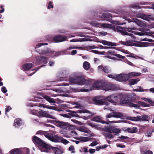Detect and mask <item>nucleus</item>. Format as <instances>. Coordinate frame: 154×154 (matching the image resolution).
<instances>
[{"instance_id": "obj_37", "label": "nucleus", "mask_w": 154, "mask_h": 154, "mask_svg": "<svg viewBox=\"0 0 154 154\" xmlns=\"http://www.w3.org/2000/svg\"><path fill=\"white\" fill-rule=\"evenodd\" d=\"M78 139L81 142H86L90 140L91 138L88 137H81L79 138Z\"/></svg>"}, {"instance_id": "obj_51", "label": "nucleus", "mask_w": 154, "mask_h": 154, "mask_svg": "<svg viewBox=\"0 0 154 154\" xmlns=\"http://www.w3.org/2000/svg\"><path fill=\"white\" fill-rule=\"evenodd\" d=\"M107 76L112 79H115L116 81L117 75L112 74L108 75Z\"/></svg>"}, {"instance_id": "obj_60", "label": "nucleus", "mask_w": 154, "mask_h": 154, "mask_svg": "<svg viewBox=\"0 0 154 154\" xmlns=\"http://www.w3.org/2000/svg\"><path fill=\"white\" fill-rule=\"evenodd\" d=\"M113 23L115 24L119 25H123L124 24H125V23H122L120 22L119 21H114L113 22Z\"/></svg>"}, {"instance_id": "obj_18", "label": "nucleus", "mask_w": 154, "mask_h": 154, "mask_svg": "<svg viewBox=\"0 0 154 154\" xmlns=\"http://www.w3.org/2000/svg\"><path fill=\"white\" fill-rule=\"evenodd\" d=\"M55 125L63 130H66L68 128V123L63 122L59 121H55Z\"/></svg>"}, {"instance_id": "obj_4", "label": "nucleus", "mask_w": 154, "mask_h": 154, "mask_svg": "<svg viewBox=\"0 0 154 154\" xmlns=\"http://www.w3.org/2000/svg\"><path fill=\"white\" fill-rule=\"evenodd\" d=\"M30 112L31 114L37 116L39 117H44L51 119H54V116L48 114L45 111H38L37 110L33 109Z\"/></svg>"}, {"instance_id": "obj_45", "label": "nucleus", "mask_w": 154, "mask_h": 154, "mask_svg": "<svg viewBox=\"0 0 154 154\" xmlns=\"http://www.w3.org/2000/svg\"><path fill=\"white\" fill-rule=\"evenodd\" d=\"M134 34L136 35H137L140 36H143L144 35H148V33L146 32H135L134 33Z\"/></svg>"}, {"instance_id": "obj_24", "label": "nucleus", "mask_w": 154, "mask_h": 154, "mask_svg": "<svg viewBox=\"0 0 154 154\" xmlns=\"http://www.w3.org/2000/svg\"><path fill=\"white\" fill-rule=\"evenodd\" d=\"M93 41V40L91 39L90 38L88 37H86L85 38L79 39L74 38L70 40V42H82L88 41Z\"/></svg>"}, {"instance_id": "obj_49", "label": "nucleus", "mask_w": 154, "mask_h": 154, "mask_svg": "<svg viewBox=\"0 0 154 154\" xmlns=\"http://www.w3.org/2000/svg\"><path fill=\"white\" fill-rule=\"evenodd\" d=\"M129 105L130 107H134L136 109H139L140 108V106L138 105L135 104L131 103H130Z\"/></svg>"}, {"instance_id": "obj_12", "label": "nucleus", "mask_w": 154, "mask_h": 154, "mask_svg": "<svg viewBox=\"0 0 154 154\" xmlns=\"http://www.w3.org/2000/svg\"><path fill=\"white\" fill-rule=\"evenodd\" d=\"M36 63L37 65L43 64L45 65L48 62V59L44 56H38L36 57Z\"/></svg>"}, {"instance_id": "obj_41", "label": "nucleus", "mask_w": 154, "mask_h": 154, "mask_svg": "<svg viewBox=\"0 0 154 154\" xmlns=\"http://www.w3.org/2000/svg\"><path fill=\"white\" fill-rule=\"evenodd\" d=\"M141 100H143L144 101H145L151 104V105H150V106H154V102L151 100H150L148 98L145 97L142 98H141Z\"/></svg>"}, {"instance_id": "obj_44", "label": "nucleus", "mask_w": 154, "mask_h": 154, "mask_svg": "<svg viewBox=\"0 0 154 154\" xmlns=\"http://www.w3.org/2000/svg\"><path fill=\"white\" fill-rule=\"evenodd\" d=\"M137 103L140 104L141 106L143 107H149L150 105L142 101H138Z\"/></svg>"}, {"instance_id": "obj_20", "label": "nucleus", "mask_w": 154, "mask_h": 154, "mask_svg": "<svg viewBox=\"0 0 154 154\" xmlns=\"http://www.w3.org/2000/svg\"><path fill=\"white\" fill-rule=\"evenodd\" d=\"M128 79L127 74H117L116 81L119 82L126 81Z\"/></svg>"}, {"instance_id": "obj_43", "label": "nucleus", "mask_w": 154, "mask_h": 154, "mask_svg": "<svg viewBox=\"0 0 154 154\" xmlns=\"http://www.w3.org/2000/svg\"><path fill=\"white\" fill-rule=\"evenodd\" d=\"M149 44V43L148 42H140L136 46L141 47H145L147 46Z\"/></svg>"}, {"instance_id": "obj_11", "label": "nucleus", "mask_w": 154, "mask_h": 154, "mask_svg": "<svg viewBox=\"0 0 154 154\" xmlns=\"http://www.w3.org/2000/svg\"><path fill=\"white\" fill-rule=\"evenodd\" d=\"M70 90L72 92H87L91 91L92 90V88L91 87H87L86 88L84 87L82 88H75L70 87Z\"/></svg>"}, {"instance_id": "obj_38", "label": "nucleus", "mask_w": 154, "mask_h": 154, "mask_svg": "<svg viewBox=\"0 0 154 154\" xmlns=\"http://www.w3.org/2000/svg\"><path fill=\"white\" fill-rule=\"evenodd\" d=\"M83 67L85 70H88L90 68V65L88 62L85 61L83 63Z\"/></svg>"}, {"instance_id": "obj_3", "label": "nucleus", "mask_w": 154, "mask_h": 154, "mask_svg": "<svg viewBox=\"0 0 154 154\" xmlns=\"http://www.w3.org/2000/svg\"><path fill=\"white\" fill-rule=\"evenodd\" d=\"M33 142L39 146V149L42 152H49L50 146L45 143L39 138L36 136L33 137L32 138Z\"/></svg>"}, {"instance_id": "obj_56", "label": "nucleus", "mask_w": 154, "mask_h": 154, "mask_svg": "<svg viewBox=\"0 0 154 154\" xmlns=\"http://www.w3.org/2000/svg\"><path fill=\"white\" fill-rule=\"evenodd\" d=\"M48 45V44L47 43H38L36 45L35 48V49L38 48H39V47H40L42 45Z\"/></svg>"}, {"instance_id": "obj_46", "label": "nucleus", "mask_w": 154, "mask_h": 154, "mask_svg": "<svg viewBox=\"0 0 154 154\" xmlns=\"http://www.w3.org/2000/svg\"><path fill=\"white\" fill-rule=\"evenodd\" d=\"M128 55H127V56L128 57H133L134 58L137 59L139 58L141 59H143L142 58L139 57V56H135L134 54L133 53H131L129 52V53L128 54Z\"/></svg>"}, {"instance_id": "obj_7", "label": "nucleus", "mask_w": 154, "mask_h": 154, "mask_svg": "<svg viewBox=\"0 0 154 154\" xmlns=\"http://www.w3.org/2000/svg\"><path fill=\"white\" fill-rule=\"evenodd\" d=\"M104 99L105 101L116 104L119 101V95L116 94H112L106 97H104Z\"/></svg>"}, {"instance_id": "obj_16", "label": "nucleus", "mask_w": 154, "mask_h": 154, "mask_svg": "<svg viewBox=\"0 0 154 154\" xmlns=\"http://www.w3.org/2000/svg\"><path fill=\"white\" fill-rule=\"evenodd\" d=\"M115 31H117L121 32L122 35H127L131 37L132 39H135V36L132 34L128 33L125 31L124 29L122 27L120 26H117L116 29H115Z\"/></svg>"}, {"instance_id": "obj_48", "label": "nucleus", "mask_w": 154, "mask_h": 154, "mask_svg": "<svg viewBox=\"0 0 154 154\" xmlns=\"http://www.w3.org/2000/svg\"><path fill=\"white\" fill-rule=\"evenodd\" d=\"M46 108L51 109H53L55 110H57L58 111H62L61 109H57V108L54 106H47L46 107Z\"/></svg>"}, {"instance_id": "obj_62", "label": "nucleus", "mask_w": 154, "mask_h": 154, "mask_svg": "<svg viewBox=\"0 0 154 154\" xmlns=\"http://www.w3.org/2000/svg\"><path fill=\"white\" fill-rule=\"evenodd\" d=\"M105 136L106 137H107L109 139L113 138L114 137L111 134L109 133H106L105 134Z\"/></svg>"}, {"instance_id": "obj_30", "label": "nucleus", "mask_w": 154, "mask_h": 154, "mask_svg": "<svg viewBox=\"0 0 154 154\" xmlns=\"http://www.w3.org/2000/svg\"><path fill=\"white\" fill-rule=\"evenodd\" d=\"M51 149L53 150H54V153L55 154H62L63 153V151L60 149L58 148L50 146V149ZM50 152V150H49V152Z\"/></svg>"}, {"instance_id": "obj_40", "label": "nucleus", "mask_w": 154, "mask_h": 154, "mask_svg": "<svg viewBox=\"0 0 154 154\" xmlns=\"http://www.w3.org/2000/svg\"><path fill=\"white\" fill-rule=\"evenodd\" d=\"M134 91L137 92H147L148 91V89H144L143 88L141 87L138 86L137 88L134 90Z\"/></svg>"}, {"instance_id": "obj_63", "label": "nucleus", "mask_w": 154, "mask_h": 154, "mask_svg": "<svg viewBox=\"0 0 154 154\" xmlns=\"http://www.w3.org/2000/svg\"><path fill=\"white\" fill-rule=\"evenodd\" d=\"M88 125H89L93 128H97V126L96 125H95V124L92 123H91V122L88 123Z\"/></svg>"}, {"instance_id": "obj_59", "label": "nucleus", "mask_w": 154, "mask_h": 154, "mask_svg": "<svg viewBox=\"0 0 154 154\" xmlns=\"http://www.w3.org/2000/svg\"><path fill=\"white\" fill-rule=\"evenodd\" d=\"M98 143L96 141H94L91 143L89 146H94L97 145Z\"/></svg>"}, {"instance_id": "obj_15", "label": "nucleus", "mask_w": 154, "mask_h": 154, "mask_svg": "<svg viewBox=\"0 0 154 154\" xmlns=\"http://www.w3.org/2000/svg\"><path fill=\"white\" fill-rule=\"evenodd\" d=\"M123 116L122 114L119 112H111L107 114L106 116V120L109 121L108 119L112 117L121 118Z\"/></svg>"}, {"instance_id": "obj_34", "label": "nucleus", "mask_w": 154, "mask_h": 154, "mask_svg": "<svg viewBox=\"0 0 154 154\" xmlns=\"http://www.w3.org/2000/svg\"><path fill=\"white\" fill-rule=\"evenodd\" d=\"M126 131H127L128 133H134L137 131V129L136 127L128 128H127Z\"/></svg>"}, {"instance_id": "obj_5", "label": "nucleus", "mask_w": 154, "mask_h": 154, "mask_svg": "<svg viewBox=\"0 0 154 154\" xmlns=\"http://www.w3.org/2000/svg\"><path fill=\"white\" fill-rule=\"evenodd\" d=\"M68 112H69V114L72 116V117H76L79 118H81L83 119H84L86 120L87 119V117L85 116H81L78 114H77L78 113H79L80 114L81 113H88L91 114V113L88 110L85 109H80L77 110L76 112L74 111H71L70 110H69L67 111Z\"/></svg>"}, {"instance_id": "obj_31", "label": "nucleus", "mask_w": 154, "mask_h": 154, "mask_svg": "<svg viewBox=\"0 0 154 154\" xmlns=\"http://www.w3.org/2000/svg\"><path fill=\"white\" fill-rule=\"evenodd\" d=\"M92 120L97 122H101L103 124L106 123V122L103 120L101 117L100 116H96L93 118Z\"/></svg>"}, {"instance_id": "obj_54", "label": "nucleus", "mask_w": 154, "mask_h": 154, "mask_svg": "<svg viewBox=\"0 0 154 154\" xmlns=\"http://www.w3.org/2000/svg\"><path fill=\"white\" fill-rule=\"evenodd\" d=\"M69 150L72 153H74L75 152V148L74 146L72 145L70 146L69 148Z\"/></svg>"}, {"instance_id": "obj_21", "label": "nucleus", "mask_w": 154, "mask_h": 154, "mask_svg": "<svg viewBox=\"0 0 154 154\" xmlns=\"http://www.w3.org/2000/svg\"><path fill=\"white\" fill-rule=\"evenodd\" d=\"M106 131L109 133H115V134L117 135H118L121 132V130L119 129L113 128L111 126L107 128Z\"/></svg>"}, {"instance_id": "obj_57", "label": "nucleus", "mask_w": 154, "mask_h": 154, "mask_svg": "<svg viewBox=\"0 0 154 154\" xmlns=\"http://www.w3.org/2000/svg\"><path fill=\"white\" fill-rule=\"evenodd\" d=\"M93 51V52L96 54L101 55L105 54V51L100 52L97 50H94Z\"/></svg>"}, {"instance_id": "obj_1", "label": "nucleus", "mask_w": 154, "mask_h": 154, "mask_svg": "<svg viewBox=\"0 0 154 154\" xmlns=\"http://www.w3.org/2000/svg\"><path fill=\"white\" fill-rule=\"evenodd\" d=\"M36 134L43 135L48 139L53 142H58L60 141L64 144H67L69 143L68 140L57 135H55L57 139H55L53 137V135L52 134L48 133L44 131H39L36 133Z\"/></svg>"}, {"instance_id": "obj_27", "label": "nucleus", "mask_w": 154, "mask_h": 154, "mask_svg": "<svg viewBox=\"0 0 154 154\" xmlns=\"http://www.w3.org/2000/svg\"><path fill=\"white\" fill-rule=\"evenodd\" d=\"M107 53L110 54L111 55L116 56L117 57L119 58L124 59L125 58V57L124 56H123L119 54L116 53L113 50H109L107 51Z\"/></svg>"}, {"instance_id": "obj_8", "label": "nucleus", "mask_w": 154, "mask_h": 154, "mask_svg": "<svg viewBox=\"0 0 154 154\" xmlns=\"http://www.w3.org/2000/svg\"><path fill=\"white\" fill-rule=\"evenodd\" d=\"M118 88V87L117 85L113 84L105 83V82L104 81V84L102 88V90L105 91H116Z\"/></svg>"}, {"instance_id": "obj_64", "label": "nucleus", "mask_w": 154, "mask_h": 154, "mask_svg": "<svg viewBox=\"0 0 154 154\" xmlns=\"http://www.w3.org/2000/svg\"><path fill=\"white\" fill-rule=\"evenodd\" d=\"M152 132V131H147L146 134V136L148 137H150L151 136Z\"/></svg>"}, {"instance_id": "obj_22", "label": "nucleus", "mask_w": 154, "mask_h": 154, "mask_svg": "<svg viewBox=\"0 0 154 154\" xmlns=\"http://www.w3.org/2000/svg\"><path fill=\"white\" fill-rule=\"evenodd\" d=\"M38 52L40 54L43 55L47 54L53 53L54 52L53 50L51 49L47 48L44 50H39L38 51Z\"/></svg>"}, {"instance_id": "obj_23", "label": "nucleus", "mask_w": 154, "mask_h": 154, "mask_svg": "<svg viewBox=\"0 0 154 154\" xmlns=\"http://www.w3.org/2000/svg\"><path fill=\"white\" fill-rule=\"evenodd\" d=\"M112 16L108 13H105L102 14V16L100 17V20H102L109 21L111 19Z\"/></svg>"}, {"instance_id": "obj_32", "label": "nucleus", "mask_w": 154, "mask_h": 154, "mask_svg": "<svg viewBox=\"0 0 154 154\" xmlns=\"http://www.w3.org/2000/svg\"><path fill=\"white\" fill-rule=\"evenodd\" d=\"M23 124L22 121L19 119H17L14 121V126L15 127H18Z\"/></svg>"}, {"instance_id": "obj_52", "label": "nucleus", "mask_w": 154, "mask_h": 154, "mask_svg": "<svg viewBox=\"0 0 154 154\" xmlns=\"http://www.w3.org/2000/svg\"><path fill=\"white\" fill-rule=\"evenodd\" d=\"M129 7L130 8H133L134 9H139L141 8L139 6L136 5H131L129 6Z\"/></svg>"}, {"instance_id": "obj_26", "label": "nucleus", "mask_w": 154, "mask_h": 154, "mask_svg": "<svg viewBox=\"0 0 154 154\" xmlns=\"http://www.w3.org/2000/svg\"><path fill=\"white\" fill-rule=\"evenodd\" d=\"M97 42H100L102 43L104 45H106L108 46H115L117 45V44L116 43L112 42L106 40H101L100 41H99L97 40Z\"/></svg>"}, {"instance_id": "obj_14", "label": "nucleus", "mask_w": 154, "mask_h": 154, "mask_svg": "<svg viewBox=\"0 0 154 154\" xmlns=\"http://www.w3.org/2000/svg\"><path fill=\"white\" fill-rule=\"evenodd\" d=\"M136 17L147 21H149L150 20H154V15H146L144 14H136Z\"/></svg>"}, {"instance_id": "obj_39", "label": "nucleus", "mask_w": 154, "mask_h": 154, "mask_svg": "<svg viewBox=\"0 0 154 154\" xmlns=\"http://www.w3.org/2000/svg\"><path fill=\"white\" fill-rule=\"evenodd\" d=\"M140 81L139 79H131L129 80V82L131 85H133L136 84L137 82Z\"/></svg>"}, {"instance_id": "obj_47", "label": "nucleus", "mask_w": 154, "mask_h": 154, "mask_svg": "<svg viewBox=\"0 0 154 154\" xmlns=\"http://www.w3.org/2000/svg\"><path fill=\"white\" fill-rule=\"evenodd\" d=\"M53 51L54 53H51V56L52 57H57L61 55L60 51L57 52H55L54 51Z\"/></svg>"}, {"instance_id": "obj_9", "label": "nucleus", "mask_w": 154, "mask_h": 154, "mask_svg": "<svg viewBox=\"0 0 154 154\" xmlns=\"http://www.w3.org/2000/svg\"><path fill=\"white\" fill-rule=\"evenodd\" d=\"M88 80L91 81L92 83L90 85L91 87L92 88V90L91 91L93 90L94 88L98 90H102V88L103 87V85L104 84V81H97L94 82L92 85V80L90 79Z\"/></svg>"}, {"instance_id": "obj_50", "label": "nucleus", "mask_w": 154, "mask_h": 154, "mask_svg": "<svg viewBox=\"0 0 154 154\" xmlns=\"http://www.w3.org/2000/svg\"><path fill=\"white\" fill-rule=\"evenodd\" d=\"M79 152H84L87 153L88 152V149L85 147H82L79 150Z\"/></svg>"}, {"instance_id": "obj_33", "label": "nucleus", "mask_w": 154, "mask_h": 154, "mask_svg": "<svg viewBox=\"0 0 154 154\" xmlns=\"http://www.w3.org/2000/svg\"><path fill=\"white\" fill-rule=\"evenodd\" d=\"M140 73L139 72H132L129 73L128 74H127V76H128V79L129 78H131L133 77L139 76L140 75Z\"/></svg>"}, {"instance_id": "obj_35", "label": "nucleus", "mask_w": 154, "mask_h": 154, "mask_svg": "<svg viewBox=\"0 0 154 154\" xmlns=\"http://www.w3.org/2000/svg\"><path fill=\"white\" fill-rule=\"evenodd\" d=\"M11 154H21L22 152L20 148H16L10 151Z\"/></svg>"}, {"instance_id": "obj_6", "label": "nucleus", "mask_w": 154, "mask_h": 154, "mask_svg": "<svg viewBox=\"0 0 154 154\" xmlns=\"http://www.w3.org/2000/svg\"><path fill=\"white\" fill-rule=\"evenodd\" d=\"M104 97L101 96H96L94 97L92 99L93 102L94 103L97 105H108L109 103L104 100Z\"/></svg>"}, {"instance_id": "obj_29", "label": "nucleus", "mask_w": 154, "mask_h": 154, "mask_svg": "<svg viewBox=\"0 0 154 154\" xmlns=\"http://www.w3.org/2000/svg\"><path fill=\"white\" fill-rule=\"evenodd\" d=\"M33 66V65L31 63H26L23 65V69L24 70H27L31 68Z\"/></svg>"}, {"instance_id": "obj_53", "label": "nucleus", "mask_w": 154, "mask_h": 154, "mask_svg": "<svg viewBox=\"0 0 154 154\" xmlns=\"http://www.w3.org/2000/svg\"><path fill=\"white\" fill-rule=\"evenodd\" d=\"M61 55L70 54V52L68 51L67 49L60 51Z\"/></svg>"}, {"instance_id": "obj_42", "label": "nucleus", "mask_w": 154, "mask_h": 154, "mask_svg": "<svg viewBox=\"0 0 154 154\" xmlns=\"http://www.w3.org/2000/svg\"><path fill=\"white\" fill-rule=\"evenodd\" d=\"M123 44L127 45L130 46H136V44L134 43H133L131 41H128L126 42H123Z\"/></svg>"}, {"instance_id": "obj_25", "label": "nucleus", "mask_w": 154, "mask_h": 154, "mask_svg": "<svg viewBox=\"0 0 154 154\" xmlns=\"http://www.w3.org/2000/svg\"><path fill=\"white\" fill-rule=\"evenodd\" d=\"M77 130L79 131L88 134H89L88 136L90 137L93 136L91 134V131L85 127H81L78 128Z\"/></svg>"}, {"instance_id": "obj_55", "label": "nucleus", "mask_w": 154, "mask_h": 154, "mask_svg": "<svg viewBox=\"0 0 154 154\" xmlns=\"http://www.w3.org/2000/svg\"><path fill=\"white\" fill-rule=\"evenodd\" d=\"M69 133L72 136H75L77 135V133L74 130H69Z\"/></svg>"}, {"instance_id": "obj_2", "label": "nucleus", "mask_w": 154, "mask_h": 154, "mask_svg": "<svg viewBox=\"0 0 154 154\" xmlns=\"http://www.w3.org/2000/svg\"><path fill=\"white\" fill-rule=\"evenodd\" d=\"M69 82L71 84H77L80 85H86L85 87H91V82L90 81L84 79L80 76H70L69 78Z\"/></svg>"}, {"instance_id": "obj_36", "label": "nucleus", "mask_w": 154, "mask_h": 154, "mask_svg": "<svg viewBox=\"0 0 154 154\" xmlns=\"http://www.w3.org/2000/svg\"><path fill=\"white\" fill-rule=\"evenodd\" d=\"M44 97L47 101L50 103H56V101L54 99L51 98L48 96L45 95Z\"/></svg>"}, {"instance_id": "obj_61", "label": "nucleus", "mask_w": 154, "mask_h": 154, "mask_svg": "<svg viewBox=\"0 0 154 154\" xmlns=\"http://www.w3.org/2000/svg\"><path fill=\"white\" fill-rule=\"evenodd\" d=\"M103 70L106 73H108L109 72V70L108 69V67L107 66H105L104 67Z\"/></svg>"}, {"instance_id": "obj_58", "label": "nucleus", "mask_w": 154, "mask_h": 154, "mask_svg": "<svg viewBox=\"0 0 154 154\" xmlns=\"http://www.w3.org/2000/svg\"><path fill=\"white\" fill-rule=\"evenodd\" d=\"M38 69H33L32 70H31L30 71V74H29L28 73H27V74H28L29 76H31L35 73L38 70Z\"/></svg>"}, {"instance_id": "obj_13", "label": "nucleus", "mask_w": 154, "mask_h": 154, "mask_svg": "<svg viewBox=\"0 0 154 154\" xmlns=\"http://www.w3.org/2000/svg\"><path fill=\"white\" fill-rule=\"evenodd\" d=\"M129 119L131 120L135 121H148L149 120V117L146 115H144L142 116H138L137 117H130Z\"/></svg>"}, {"instance_id": "obj_28", "label": "nucleus", "mask_w": 154, "mask_h": 154, "mask_svg": "<svg viewBox=\"0 0 154 154\" xmlns=\"http://www.w3.org/2000/svg\"><path fill=\"white\" fill-rule=\"evenodd\" d=\"M133 22H135L138 26L140 27H146V25L145 23L140 21L137 19H133Z\"/></svg>"}, {"instance_id": "obj_10", "label": "nucleus", "mask_w": 154, "mask_h": 154, "mask_svg": "<svg viewBox=\"0 0 154 154\" xmlns=\"http://www.w3.org/2000/svg\"><path fill=\"white\" fill-rule=\"evenodd\" d=\"M91 24L94 26L103 28H111L113 27V25L112 24H108L107 23L100 24L97 23L96 22L93 21L91 22Z\"/></svg>"}, {"instance_id": "obj_17", "label": "nucleus", "mask_w": 154, "mask_h": 154, "mask_svg": "<svg viewBox=\"0 0 154 154\" xmlns=\"http://www.w3.org/2000/svg\"><path fill=\"white\" fill-rule=\"evenodd\" d=\"M119 101L121 104L128 103L129 102V97L127 95H119Z\"/></svg>"}, {"instance_id": "obj_19", "label": "nucleus", "mask_w": 154, "mask_h": 154, "mask_svg": "<svg viewBox=\"0 0 154 154\" xmlns=\"http://www.w3.org/2000/svg\"><path fill=\"white\" fill-rule=\"evenodd\" d=\"M53 40L55 42H59L67 40V38L65 36L58 35L55 36L53 38Z\"/></svg>"}]
</instances>
